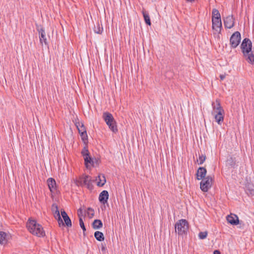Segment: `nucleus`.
<instances>
[{"label": "nucleus", "instance_id": "nucleus-5", "mask_svg": "<svg viewBox=\"0 0 254 254\" xmlns=\"http://www.w3.org/2000/svg\"><path fill=\"white\" fill-rule=\"evenodd\" d=\"M53 213L54 214V217L57 219L59 227L64 226L63 220L61 218L60 211L58 209V205L54 203L52 205L51 208Z\"/></svg>", "mask_w": 254, "mask_h": 254}, {"label": "nucleus", "instance_id": "nucleus-37", "mask_svg": "<svg viewBox=\"0 0 254 254\" xmlns=\"http://www.w3.org/2000/svg\"><path fill=\"white\" fill-rule=\"evenodd\" d=\"M77 214H78V216L79 219L80 218H82V217L83 215V211H82L81 208H79V209H78V210H77Z\"/></svg>", "mask_w": 254, "mask_h": 254}, {"label": "nucleus", "instance_id": "nucleus-30", "mask_svg": "<svg viewBox=\"0 0 254 254\" xmlns=\"http://www.w3.org/2000/svg\"><path fill=\"white\" fill-rule=\"evenodd\" d=\"M206 158V157L205 155L201 154V155H199V157H198V159L197 160V161L199 162L198 163V164L199 165L202 164L204 163V162L205 161Z\"/></svg>", "mask_w": 254, "mask_h": 254}, {"label": "nucleus", "instance_id": "nucleus-29", "mask_svg": "<svg viewBox=\"0 0 254 254\" xmlns=\"http://www.w3.org/2000/svg\"><path fill=\"white\" fill-rule=\"evenodd\" d=\"M94 31L97 34H101L103 31V27H101L100 24L98 23L94 26Z\"/></svg>", "mask_w": 254, "mask_h": 254}, {"label": "nucleus", "instance_id": "nucleus-27", "mask_svg": "<svg viewBox=\"0 0 254 254\" xmlns=\"http://www.w3.org/2000/svg\"><path fill=\"white\" fill-rule=\"evenodd\" d=\"M76 126L78 130L79 133L86 131L85 127L82 123H76Z\"/></svg>", "mask_w": 254, "mask_h": 254}, {"label": "nucleus", "instance_id": "nucleus-31", "mask_svg": "<svg viewBox=\"0 0 254 254\" xmlns=\"http://www.w3.org/2000/svg\"><path fill=\"white\" fill-rule=\"evenodd\" d=\"M87 213L90 218H92L94 215V210L91 207L87 208Z\"/></svg>", "mask_w": 254, "mask_h": 254}, {"label": "nucleus", "instance_id": "nucleus-7", "mask_svg": "<svg viewBox=\"0 0 254 254\" xmlns=\"http://www.w3.org/2000/svg\"><path fill=\"white\" fill-rule=\"evenodd\" d=\"M92 182L91 178L88 175H85L80 179V185L86 186L89 189H91L92 188Z\"/></svg>", "mask_w": 254, "mask_h": 254}, {"label": "nucleus", "instance_id": "nucleus-38", "mask_svg": "<svg viewBox=\"0 0 254 254\" xmlns=\"http://www.w3.org/2000/svg\"><path fill=\"white\" fill-rule=\"evenodd\" d=\"M214 254H221L219 250H215L213 252Z\"/></svg>", "mask_w": 254, "mask_h": 254}, {"label": "nucleus", "instance_id": "nucleus-25", "mask_svg": "<svg viewBox=\"0 0 254 254\" xmlns=\"http://www.w3.org/2000/svg\"><path fill=\"white\" fill-rule=\"evenodd\" d=\"M99 181L97 182V186L99 187H102L106 183V179L103 175H99L98 176Z\"/></svg>", "mask_w": 254, "mask_h": 254}, {"label": "nucleus", "instance_id": "nucleus-6", "mask_svg": "<svg viewBox=\"0 0 254 254\" xmlns=\"http://www.w3.org/2000/svg\"><path fill=\"white\" fill-rule=\"evenodd\" d=\"M241 39V34L239 32L236 31L233 33L230 39L231 47L233 48H236L240 44Z\"/></svg>", "mask_w": 254, "mask_h": 254}, {"label": "nucleus", "instance_id": "nucleus-26", "mask_svg": "<svg viewBox=\"0 0 254 254\" xmlns=\"http://www.w3.org/2000/svg\"><path fill=\"white\" fill-rule=\"evenodd\" d=\"M212 15V19H221L220 14L216 9H213Z\"/></svg>", "mask_w": 254, "mask_h": 254}, {"label": "nucleus", "instance_id": "nucleus-22", "mask_svg": "<svg viewBox=\"0 0 254 254\" xmlns=\"http://www.w3.org/2000/svg\"><path fill=\"white\" fill-rule=\"evenodd\" d=\"M103 223L100 220L96 219L92 223V227L94 229H98L102 227Z\"/></svg>", "mask_w": 254, "mask_h": 254}, {"label": "nucleus", "instance_id": "nucleus-15", "mask_svg": "<svg viewBox=\"0 0 254 254\" xmlns=\"http://www.w3.org/2000/svg\"><path fill=\"white\" fill-rule=\"evenodd\" d=\"M108 198L109 193L107 190H104L102 191L99 194V200L101 203L103 204H105L107 202Z\"/></svg>", "mask_w": 254, "mask_h": 254}, {"label": "nucleus", "instance_id": "nucleus-19", "mask_svg": "<svg viewBox=\"0 0 254 254\" xmlns=\"http://www.w3.org/2000/svg\"><path fill=\"white\" fill-rule=\"evenodd\" d=\"M103 118L106 123H108L109 122H114L115 120L113 115L108 112L104 113L103 114Z\"/></svg>", "mask_w": 254, "mask_h": 254}, {"label": "nucleus", "instance_id": "nucleus-28", "mask_svg": "<svg viewBox=\"0 0 254 254\" xmlns=\"http://www.w3.org/2000/svg\"><path fill=\"white\" fill-rule=\"evenodd\" d=\"M142 14H143L144 19L145 23L147 25H150L151 21H150V17H149L148 14L144 11H142Z\"/></svg>", "mask_w": 254, "mask_h": 254}, {"label": "nucleus", "instance_id": "nucleus-12", "mask_svg": "<svg viewBox=\"0 0 254 254\" xmlns=\"http://www.w3.org/2000/svg\"><path fill=\"white\" fill-rule=\"evenodd\" d=\"M227 220L231 225H237L239 223V218L234 214H230L227 216Z\"/></svg>", "mask_w": 254, "mask_h": 254}, {"label": "nucleus", "instance_id": "nucleus-32", "mask_svg": "<svg viewBox=\"0 0 254 254\" xmlns=\"http://www.w3.org/2000/svg\"><path fill=\"white\" fill-rule=\"evenodd\" d=\"M79 225L83 231V234L85 235V231H86V228L84 226V223H83L82 218H80V219H79Z\"/></svg>", "mask_w": 254, "mask_h": 254}, {"label": "nucleus", "instance_id": "nucleus-10", "mask_svg": "<svg viewBox=\"0 0 254 254\" xmlns=\"http://www.w3.org/2000/svg\"><path fill=\"white\" fill-rule=\"evenodd\" d=\"M212 115L214 116L215 121L218 124L221 125L224 121V111H219L218 112L212 113Z\"/></svg>", "mask_w": 254, "mask_h": 254}, {"label": "nucleus", "instance_id": "nucleus-36", "mask_svg": "<svg viewBox=\"0 0 254 254\" xmlns=\"http://www.w3.org/2000/svg\"><path fill=\"white\" fill-rule=\"evenodd\" d=\"M228 163L231 165V166H234L235 165V162L232 158H230V159L227 160Z\"/></svg>", "mask_w": 254, "mask_h": 254}, {"label": "nucleus", "instance_id": "nucleus-23", "mask_svg": "<svg viewBox=\"0 0 254 254\" xmlns=\"http://www.w3.org/2000/svg\"><path fill=\"white\" fill-rule=\"evenodd\" d=\"M85 165L87 168L89 167V164L91 166H93V161L91 157L89 155L84 157Z\"/></svg>", "mask_w": 254, "mask_h": 254}, {"label": "nucleus", "instance_id": "nucleus-2", "mask_svg": "<svg viewBox=\"0 0 254 254\" xmlns=\"http://www.w3.org/2000/svg\"><path fill=\"white\" fill-rule=\"evenodd\" d=\"M29 231L33 235L38 237H44L45 235L42 226L37 223L35 220L29 219L26 224Z\"/></svg>", "mask_w": 254, "mask_h": 254}, {"label": "nucleus", "instance_id": "nucleus-35", "mask_svg": "<svg viewBox=\"0 0 254 254\" xmlns=\"http://www.w3.org/2000/svg\"><path fill=\"white\" fill-rule=\"evenodd\" d=\"M80 134V136L82 138V139L83 140V141H85L87 139V133H86V131L85 132H79Z\"/></svg>", "mask_w": 254, "mask_h": 254}, {"label": "nucleus", "instance_id": "nucleus-33", "mask_svg": "<svg viewBox=\"0 0 254 254\" xmlns=\"http://www.w3.org/2000/svg\"><path fill=\"white\" fill-rule=\"evenodd\" d=\"M207 236V232H201L198 234V237L200 239H204L206 238Z\"/></svg>", "mask_w": 254, "mask_h": 254}, {"label": "nucleus", "instance_id": "nucleus-20", "mask_svg": "<svg viewBox=\"0 0 254 254\" xmlns=\"http://www.w3.org/2000/svg\"><path fill=\"white\" fill-rule=\"evenodd\" d=\"M106 124L113 132H117L118 131L117 126L115 120H114V122H109V123H106Z\"/></svg>", "mask_w": 254, "mask_h": 254}, {"label": "nucleus", "instance_id": "nucleus-14", "mask_svg": "<svg viewBox=\"0 0 254 254\" xmlns=\"http://www.w3.org/2000/svg\"><path fill=\"white\" fill-rule=\"evenodd\" d=\"M212 106L213 111L212 113L218 112L219 111H224L220 104V100L216 99L215 102H212Z\"/></svg>", "mask_w": 254, "mask_h": 254}, {"label": "nucleus", "instance_id": "nucleus-18", "mask_svg": "<svg viewBox=\"0 0 254 254\" xmlns=\"http://www.w3.org/2000/svg\"><path fill=\"white\" fill-rule=\"evenodd\" d=\"M47 182L50 191L51 192H54V191L56 189V183L55 180L54 179L51 178L47 180Z\"/></svg>", "mask_w": 254, "mask_h": 254}, {"label": "nucleus", "instance_id": "nucleus-9", "mask_svg": "<svg viewBox=\"0 0 254 254\" xmlns=\"http://www.w3.org/2000/svg\"><path fill=\"white\" fill-rule=\"evenodd\" d=\"M212 28L216 32L220 33L222 28L221 19H212Z\"/></svg>", "mask_w": 254, "mask_h": 254}, {"label": "nucleus", "instance_id": "nucleus-8", "mask_svg": "<svg viewBox=\"0 0 254 254\" xmlns=\"http://www.w3.org/2000/svg\"><path fill=\"white\" fill-rule=\"evenodd\" d=\"M37 30L39 32L41 44H43L44 43L45 45H47V39L44 28L41 26L37 25Z\"/></svg>", "mask_w": 254, "mask_h": 254}, {"label": "nucleus", "instance_id": "nucleus-1", "mask_svg": "<svg viewBox=\"0 0 254 254\" xmlns=\"http://www.w3.org/2000/svg\"><path fill=\"white\" fill-rule=\"evenodd\" d=\"M252 42L248 38L244 39L241 45L244 56L247 57L248 62L254 64V50H252Z\"/></svg>", "mask_w": 254, "mask_h": 254}, {"label": "nucleus", "instance_id": "nucleus-17", "mask_svg": "<svg viewBox=\"0 0 254 254\" xmlns=\"http://www.w3.org/2000/svg\"><path fill=\"white\" fill-rule=\"evenodd\" d=\"M9 239V235L6 233L0 231V244L1 245H5L7 244L8 239Z\"/></svg>", "mask_w": 254, "mask_h": 254}, {"label": "nucleus", "instance_id": "nucleus-34", "mask_svg": "<svg viewBox=\"0 0 254 254\" xmlns=\"http://www.w3.org/2000/svg\"><path fill=\"white\" fill-rule=\"evenodd\" d=\"M81 153L83 157H86L89 155V151L86 148H84L81 152Z\"/></svg>", "mask_w": 254, "mask_h": 254}, {"label": "nucleus", "instance_id": "nucleus-21", "mask_svg": "<svg viewBox=\"0 0 254 254\" xmlns=\"http://www.w3.org/2000/svg\"><path fill=\"white\" fill-rule=\"evenodd\" d=\"M246 192L249 195L253 196L254 195V186L251 184H248L246 187Z\"/></svg>", "mask_w": 254, "mask_h": 254}, {"label": "nucleus", "instance_id": "nucleus-39", "mask_svg": "<svg viewBox=\"0 0 254 254\" xmlns=\"http://www.w3.org/2000/svg\"><path fill=\"white\" fill-rule=\"evenodd\" d=\"M220 78H221V79H223V78H225V76H223V75H220Z\"/></svg>", "mask_w": 254, "mask_h": 254}, {"label": "nucleus", "instance_id": "nucleus-3", "mask_svg": "<svg viewBox=\"0 0 254 254\" xmlns=\"http://www.w3.org/2000/svg\"><path fill=\"white\" fill-rule=\"evenodd\" d=\"M176 232H178L179 235L185 234L188 229V223L186 219H181L177 222L175 225Z\"/></svg>", "mask_w": 254, "mask_h": 254}, {"label": "nucleus", "instance_id": "nucleus-16", "mask_svg": "<svg viewBox=\"0 0 254 254\" xmlns=\"http://www.w3.org/2000/svg\"><path fill=\"white\" fill-rule=\"evenodd\" d=\"M206 173V169L204 167L198 168L196 173L197 179L199 180L205 178Z\"/></svg>", "mask_w": 254, "mask_h": 254}, {"label": "nucleus", "instance_id": "nucleus-4", "mask_svg": "<svg viewBox=\"0 0 254 254\" xmlns=\"http://www.w3.org/2000/svg\"><path fill=\"white\" fill-rule=\"evenodd\" d=\"M213 180L212 177L209 176L203 179L200 183V188L201 190L207 192L211 187Z\"/></svg>", "mask_w": 254, "mask_h": 254}, {"label": "nucleus", "instance_id": "nucleus-41", "mask_svg": "<svg viewBox=\"0 0 254 254\" xmlns=\"http://www.w3.org/2000/svg\"><path fill=\"white\" fill-rule=\"evenodd\" d=\"M187 1H193L194 0H187Z\"/></svg>", "mask_w": 254, "mask_h": 254}, {"label": "nucleus", "instance_id": "nucleus-24", "mask_svg": "<svg viewBox=\"0 0 254 254\" xmlns=\"http://www.w3.org/2000/svg\"><path fill=\"white\" fill-rule=\"evenodd\" d=\"M94 237L98 241H103L104 240V236L102 232L96 231L94 233Z\"/></svg>", "mask_w": 254, "mask_h": 254}, {"label": "nucleus", "instance_id": "nucleus-11", "mask_svg": "<svg viewBox=\"0 0 254 254\" xmlns=\"http://www.w3.org/2000/svg\"><path fill=\"white\" fill-rule=\"evenodd\" d=\"M225 27L227 28L230 29L233 27L234 25V19L232 15H229L224 19Z\"/></svg>", "mask_w": 254, "mask_h": 254}, {"label": "nucleus", "instance_id": "nucleus-13", "mask_svg": "<svg viewBox=\"0 0 254 254\" xmlns=\"http://www.w3.org/2000/svg\"><path fill=\"white\" fill-rule=\"evenodd\" d=\"M61 215L64 222V226L66 225L68 227H71L72 226L71 221L66 212L64 210H61Z\"/></svg>", "mask_w": 254, "mask_h": 254}, {"label": "nucleus", "instance_id": "nucleus-40", "mask_svg": "<svg viewBox=\"0 0 254 254\" xmlns=\"http://www.w3.org/2000/svg\"><path fill=\"white\" fill-rule=\"evenodd\" d=\"M101 249H102V251H105V247H104V246H102Z\"/></svg>", "mask_w": 254, "mask_h": 254}]
</instances>
